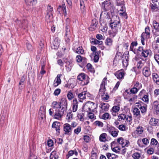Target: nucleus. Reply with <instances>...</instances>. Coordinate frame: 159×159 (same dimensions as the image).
Returning <instances> with one entry per match:
<instances>
[{
  "label": "nucleus",
  "mask_w": 159,
  "mask_h": 159,
  "mask_svg": "<svg viewBox=\"0 0 159 159\" xmlns=\"http://www.w3.org/2000/svg\"><path fill=\"white\" fill-rule=\"evenodd\" d=\"M153 4L151 3L150 7L152 11H157L159 10V0H152Z\"/></svg>",
  "instance_id": "nucleus-1"
},
{
  "label": "nucleus",
  "mask_w": 159,
  "mask_h": 159,
  "mask_svg": "<svg viewBox=\"0 0 159 159\" xmlns=\"http://www.w3.org/2000/svg\"><path fill=\"white\" fill-rule=\"evenodd\" d=\"M73 129L71 125L68 123H66L63 125V129L64 134L66 135H71Z\"/></svg>",
  "instance_id": "nucleus-2"
},
{
  "label": "nucleus",
  "mask_w": 159,
  "mask_h": 159,
  "mask_svg": "<svg viewBox=\"0 0 159 159\" xmlns=\"http://www.w3.org/2000/svg\"><path fill=\"white\" fill-rule=\"evenodd\" d=\"M111 22L110 23V26L112 30H113L114 29H115L114 33L116 34L118 32L117 27L120 23V21L119 20H116V21L111 22L112 20H111Z\"/></svg>",
  "instance_id": "nucleus-3"
},
{
  "label": "nucleus",
  "mask_w": 159,
  "mask_h": 159,
  "mask_svg": "<svg viewBox=\"0 0 159 159\" xmlns=\"http://www.w3.org/2000/svg\"><path fill=\"white\" fill-rule=\"evenodd\" d=\"M153 26L156 31V32H154V30H152V31L153 34L155 35H159V23L156 20H154L153 22Z\"/></svg>",
  "instance_id": "nucleus-4"
},
{
  "label": "nucleus",
  "mask_w": 159,
  "mask_h": 159,
  "mask_svg": "<svg viewBox=\"0 0 159 159\" xmlns=\"http://www.w3.org/2000/svg\"><path fill=\"white\" fill-rule=\"evenodd\" d=\"M152 107L154 113L159 115V103L158 101H155L153 103Z\"/></svg>",
  "instance_id": "nucleus-5"
},
{
  "label": "nucleus",
  "mask_w": 159,
  "mask_h": 159,
  "mask_svg": "<svg viewBox=\"0 0 159 159\" xmlns=\"http://www.w3.org/2000/svg\"><path fill=\"white\" fill-rule=\"evenodd\" d=\"M84 107H88L89 111H93L95 108V103L93 102L88 101L85 104Z\"/></svg>",
  "instance_id": "nucleus-6"
},
{
  "label": "nucleus",
  "mask_w": 159,
  "mask_h": 159,
  "mask_svg": "<svg viewBox=\"0 0 159 159\" xmlns=\"http://www.w3.org/2000/svg\"><path fill=\"white\" fill-rule=\"evenodd\" d=\"M98 24V22L97 19H93L92 20L90 27H89V30L92 31L95 30L96 29L97 25Z\"/></svg>",
  "instance_id": "nucleus-7"
},
{
  "label": "nucleus",
  "mask_w": 159,
  "mask_h": 159,
  "mask_svg": "<svg viewBox=\"0 0 159 159\" xmlns=\"http://www.w3.org/2000/svg\"><path fill=\"white\" fill-rule=\"evenodd\" d=\"M52 128L55 129L57 132L59 133L60 130V123L58 121L53 122L52 125Z\"/></svg>",
  "instance_id": "nucleus-8"
},
{
  "label": "nucleus",
  "mask_w": 159,
  "mask_h": 159,
  "mask_svg": "<svg viewBox=\"0 0 159 159\" xmlns=\"http://www.w3.org/2000/svg\"><path fill=\"white\" fill-rule=\"evenodd\" d=\"M110 2L106 1L102 3V9L105 11H108L110 7Z\"/></svg>",
  "instance_id": "nucleus-9"
},
{
  "label": "nucleus",
  "mask_w": 159,
  "mask_h": 159,
  "mask_svg": "<svg viewBox=\"0 0 159 159\" xmlns=\"http://www.w3.org/2000/svg\"><path fill=\"white\" fill-rule=\"evenodd\" d=\"M59 41L58 38H55L52 42V45L51 46L52 48L55 49H57L59 46Z\"/></svg>",
  "instance_id": "nucleus-10"
},
{
  "label": "nucleus",
  "mask_w": 159,
  "mask_h": 159,
  "mask_svg": "<svg viewBox=\"0 0 159 159\" xmlns=\"http://www.w3.org/2000/svg\"><path fill=\"white\" fill-rule=\"evenodd\" d=\"M107 78H105L103 79L102 80V82L101 84L100 89L99 90V93L102 92H104L105 91V85L106 84L107 82H106Z\"/></svg>",
  "instance_id": "nucleus-11"
},
{
  "label": "nucleus",
  "mask_w": 159,
  "mask_h": 159,
  "mask_svg": "<svg viewBox=\"0 0 159 159\" xmlns=\"http://www.w3.org/2000/svg\"><path fill=\"white\" fill-rule=\"evenodd\" d=\"M143 73L146 77H148L151 75V71L149 67H144L143 70Z\"/></svg>",
  "instance_id": "nucleus-12"
},
{
  "label": "nucleus",
  "mask_w": 159,
  "mask_h": 159,
  "mask_svg": "<svg viewBox=\"0 0 159 159\" xmlns=\"http://www.w3.org/2000/svg\"><path fill=\"white\" fill-rule=\"evenodd\" d=\"M64 113V112L63 111H61L60 110H56L55 114L54 115L53 118L57 119H59L61 118L63 115Z\"/></svg>",
  "instance_id": "nucleus-13"
},
{
  "label": "nucleus",
  "mask_w": 159,
  "mask_h": 159,
  "mask_svg": "<svg viewBox=\"0 0 159 159\" xmlns=\"http://www.w3.org/2000/svg\"><path fill=\"white\" fill-rule=\"evenodd\" d=\"M69 20L68 19L66 20V36H70L71 34V32L70 29Z\"/></svg>",
  "instance_id": "nucleus-14"
},
{
  "label": "nucleus",
  "mask_w": 159,
  "mask_h": 159,
  "mask_svg": "<svg viewBox=\"0 0 159 159\" xmlns=\"http://www.w3.org/2000/svg\"><path fill=\"white\" fill-rule=\"evenodd\" d=\"M152 52L150 50L143 49V51L141 53V56L144 57H146L148 56H150L152 55Z\"/></svg>",
  "instance_id": "nucleus-15"
},
{
  "label": "nucleus",
  "mask_w": 159,
  "mask_h": 159,
  "mask_svg": "<svg viewBox=\"0 0 159 159\" xmlns=\"http://www.w3.org/2000/svg\"><path fill=\"white\" fill-rule=\"evenodd\" d=\"M159 119L154 118H151L149 121V124L153 126H156L159 125Z\"/></svg>",
  "instance_id": "nucleus-16"
},
{
  "label": "nucleus",
  "mask_w": 159,
  "mask_h": 159,
  "mask_svg": "<svg viewBox=\"0 0 159 159\" xmlns=\"http://www.w3.org/2000/svg\"><path fill=\"white\" fill-rule=\"evenodd\" d=\"M64 61L66 63L65 67L66 68L67 71H70L71 70L72 66L71 61H68L66 59H64Z\"/></svg>",
  "instance_id": "nucleus-17"
},
{
  "label": "nucleus",
  "mask_w": 159,
  "mask_h": 159,
  "mask_svg": "<svg viewBox=\"0 0 159 159\" xmlns=\"http://www.w3.org/2000/svg\"><path fill=\"white\" fill-rule=\"evenodd\" d=\"M115 75L118 79H121L123 78L125 73L124 71H118L115 73Z\"/></svg>",
  "instance_id": "nucleus-18"
},
{
  "label": "nucleus",
  "mask_w": 159,
  "mask_h": 159,
  "mask_svg": "<svg viewBox=\"0 0 159 159\" xmlns=\"http://www.w3.org/2000/svg\"><path fill=\"white\" fill-rule=\"evenodd\" d=\"M78 102L77 99L75 98L73 100L72 107V110L73 112H75L77 111L78 108Z\"/></svg>",
  "instance_id": "nucleus-19"
},
{
  "label": "nucleus",
  "mask_w": 159,
  "mask_h": 159,
  "mask_svg": "<svg viewBox=\"0 0 159 159\" xmlns=\"http://www.w3.org/2000/svg\"><path fill=\"white\" fill-rule=\"evenodd\" d=\"M61 75H62L61 74H58L57 75V77L56 78V82L54 84V86L55 87H56L61 84V81L60 79V78Z\"/></svg>",
  "instance_id": "nucleus-20"
},
{
  "label": "nucleus",
  "mask_w": 159,
  "mask_h": 159,
  "mask_svg": "<svg viewBox=\"0 0 159 159\" xmlns=\"http://www.w3.org/2000/svg\"><path fill=\"white\" fill-rule=\"evenodd\" d=\"M152 78L154 82L157 84H159V76L156 73H153L152 74Z\"/></svg>",
  "instance_id": "nucleus-21"
},
{
  "label": "nucleus",
  "mask_w": 159,
  "mask_h": 159,
  "mask_svg": "<svg viewBox=\"0 0 159 159\" xmlns=\"http://www.w3.org/2000/svg\"><path fill=\"white\" fill-rule=\"evenodd\" d=\"M25 1L26 4L30 6H33L37 2V0H25Z\"/></svg>",
  "instance_id": "nucleus-22"
},
{
  "label": "nucleus",
  "mask_w": 159,
  "mask_h": 159,
  "mask_svg": "<svg viewBox=\"0 0 159 159\" xmlns=\"http://www.w3.org/2000/svg\"><path fill=\"white\" fill-rule=\"evenodd\" d=\"M52 106L53 108L57 109L61 107V105H60V102L58 103L57 101L53 102L52 104Z\"/></svg>",
  "instance_id": "nucleus-23"
},
{
  "label": "nucleus",
  "mask_w": 159,
  "mask_h": 159,
  "mask_svg": "<svg viewBox=\"0 0 159 159\" xmlns=\"http://www.w3.org/2000/svg\"><path fill=\"white\" fill-rule=\"evenodd\" d=\"M145 32L143 33H144V36H145L146 34V38L147 39H149L150 38V29L148 26L146 27L145 28Z\"/></svg>",
  "instance_id": "nucleus-24"
},
{
  "label": "nucleus",
  "mask_w": 159,
  "mask_h": 159,
  "mask_svg": "<svg viewBox=\"0 0 159 159\" xmlns=\"http://www.w3.org/2000/svg\"><path fill=\"white\" fill-rule=\"evenodd\" d=\"M138 45L137 42L136 41L133 42L131 44L130 46V50L131 51H132L134 52V54H136L135 51V49L134 50V46H136Z\"/></svg>",
  "instance_id": "nucleus-25"
},
{
  "label": "nucleus",
  "mask_w": 159,
  "mask_h": 159,
  "mask_svg": "<svg viewBox=\"0 0 159 159\" xmlns=\"http://www.w3.org/2000/svg\"><path fill=\"white\" fill-rule=\"evenodd\" d=\"M86 92L84 91L79 93L78 95V98L80 99L83 100L86 98Z\"/></svg>",
  "instance_id": "nucleus-26"
},
{
  "label": "nucleus",
  "mask_w": 159,
  "mask_h": 159,
  "mask_svg": "<svg viewBox=\"0 0 159 159\" xmlns=\"http://www.w3.org/2000/svg\"><path fill=\"white\" fill-rule=\"evenodd\" d=\"M101 108L103 110L107 111L109 108V105L104 103H102L101 104Z\"/></svg>",
  "instance_id": "nucleus-27"
},
{
  "label": "nucleus",
  "mask_w": 159,
  "mask_h": 159,
  "mask_svg": "<svg viewBox=\"0 0 159 159\" xmlns=\"http://www.w3.org/2000/svg\"><path fill=\"white\" fill-rule=\"evenodd\" d=\"M107 134L106 133H102L100 135L99 137V140L100 141L105 142L106 140V136Z\"/></svg>",
  "instance_id": "nucleus-28"
},
{
  "label": "nucleus",
  "mask_w": 159,
  "mask_h": 159,
  "mask_svg": "<svg viewBox=\"0 0 159 159\" xmlns=\"http://www.w3.org/2000/svg\"><path fill=\"white\" fill-rule=\"evenodd\" d=\"M133 112L134 115H135L136 116H139L140 115V111L139 109L136 107L133 109Z\"/></svg>",
  "instance_id": "nucleus-29"
},
{
  "label": "nucleus",
  "mask_w": 159,
  "mask_h": 159,
  "mask_svg": "<svg viewBox=\"0 0 159 159\" xmlns=\"http://www.w3.org/2000/svg\"><path fill=\"white\" fill-rule=\"evenodd\" d=\"M113 41L112 39L109 38H107L106 40L105 44L109 46H111L112 45Z\"/></svg>",
  "instance_id": "nucleus-30"
},
{
  "label": "nucleus",
  "mask_w": 159,
  "mask_h": 159,
  "mask_svg": "<svg viewBox=\"0 0 159 159\" xmlns=\"http://www.w3.org/2000/svg\"><path fill=\"white\" fill-rule=\"evenodd\" d=\"M87 67L89 70L92 73H94L95 72V70L93 68L92 65L89 63H88L87 66Z\"/></svg>",
  "instance_id": "nucleus-31"
},
{
  "label": "nucleus",
  "mask_w": 159,
  "mask_h": 159,
  "mask_svg": "<svg viewBox=\"0 0 159 159\" xmlns=\"http://www.w3.org/2000/svg\"><path fill=\"white\" fill-rule=\"evenodd\" d=\"M84 52V50L83 49V48L82 47H79V48H77L76 50H75V52L79 54H82Z\"/></svg>",
  "instance_id": "nucleus-32"
},
{
  "label": "nucleus",
  "mask_w": 159,
  "mask_h": 159,
  "mask_svg": "<svg viewBox=\"0 0 159 159\" xmlns=\"http://www.w3.org/2000/svg\"><path fill=\"white\" fill-rule=\"evenodd\" d=\"M85 79V75L84 73L80 74L77 77L78 80L80 81H82Z\"/></svg>",
  "instance_id": "nucleus-33"
},
{
  "label": "nucleus",
  "mask_w": 159,
  "mask_h": 159,
  "mask_svg": "<svg viewBox=\"0 0 159 159\" xmlns=\"http://www.w3.org/2000/svg\"><path fill=\"white\" fill-rule=\"evenodd\" d=\"M43 113H46V107L44 106L40 107L39 112V114Z\"/></svg>",
  "instance_id": "nucleus-34"
},
{
  "label": "nucleus",
  "mask_w": 159,
  "mask_h": 159,
  "mask_svg": "<svg viewBox=\"0 0 159 159\" xmlns=\"http://www.w3.org/2000/svg\"><path fill=\"white\" fill-rule=\"evenodd\" d=\"M92 40H93L92 41V42L93 43L95 44H98L100 45L103 43V42L102 41H99L95 39H93Z\"/></svg>",
  "instance_id": "nucleus-35"
},
{
  "label": "nucleus",
  "mask_w": 159,
  "mask_h": 159,
  "mask_svg": "<svg viewBox=\"0 0 159 159\" xmlns=\"http://www.w3.org/2000/svg\"><path fill=\"white\" fill-rule=\"evenodd\" d=\"M117 142L119 144H121L123 146H124L125 140L122 137L118 138L117 139Z\"/></svg>",
  "instance_id": "nucleus-36"
},
{
  "label": "nucleus",
  "mask_w": 159,
  "mask_h": 159,
  "mask_svg": "<svg viewBox=\"0 0 159 159\" xmlns=\"http://www.w3.org/2000/svg\"><path fill=\"white\" fill-rule=\"evenodd\" d=\"M139 90V89L136 87H133L130 90V93L135 94Z\"/></svg>",
  "instance_id": "nucleus-37"
},
{
  "label": "nucleus",
  "mask_w": 159,
  "mask_h": 159,
  "mask_svg": "<svg viewBox=\"0 0 159 159\" xmlns=\"http://www.w3.org/2000/svg\"><path fill=\"white\" fill-rule=\"evenodd\" d=\"M132 157L134 159H139L140 157V154L138 152H135L133 155Z\"/></svg>",
  "instance_id": "nucleus-38"
},
{
  "label": "nucleus",
  "mask_w": 159,
  "mask_h": 159,
  "mask_svg": "<svg viewBox=\"0 0 159 159\" xmlns=\"http://www.w3.org/2000/svg\"><path fill=\"white\" fill-rule=\"evenodd\" d=\"M120 110V107L117 106H113L111 110L115 112H118Z\"/></svg>",
  "instance_id": "nucleus-39"
},
{
  "label": "nucleus",
  "mask_w": 159,
  "mask_h": 159,
  "mask_svg": "<svg viewBox=\"0 0 159 159\" xmlns=\"http://www.w3.org/2000/svg\"><path fill=\"white\" fill-rule=\"evenodd\" d=\"M110 116V115L107 113H106L104 114L102 116V118L104 120H106L109 118Z\"/></svg>",
  "instance_id": "nucleus-40"
},
{
  "label": "nucleus",
  "mask_w": 159,
  "mask_h": 159,
  "mask_svg": "<svg viewBox=\"0 0 159 159\" xmlns=\"http://www.w3.org/2000/svg\"><path fill=\"white\" fill-rule=\"evenodd\" d=\"M143 48L141 47H139L137 49V55L139 56L140 55L141 56V53L143 51Z\"/></svg>",
  "instance_id": "nucleus-41"
},
{
  "label": "nucleus",
  "mask_w": 159,
  "mask_h": 159,
  "mask_svg": "<svg viewBox=\"0 0 159 159\" xmlns=\"http://www.w3.org/2000/svg\"><path fill=\"white\" fill-rule=\"evenodd\" d=\"M60 105L61 104H65V105H67V101L66 98H61L60 102Z\"/></svg>",
  "instance_id": "nucleus-42"
},
{
  "label": "nucleus",
  "mask_w": 159,
  "mask_h": 159,
  "mask_svg": "<svg viewBox=\"0 0 159 159\" xmlns=\"http://www.w3.org/2000/svg\"><path fill=\"white\" fill-rule=\"evenodd\" d=\"M94 124L100 127H102L103 125V123L102 122L98 120L95 121Z\"/></svg>",
  "instance_id": "nucleus-43"
},
{
  "label": "nucleus",
  "mask_w": 159,
  "mask_h": 159,
  "mask_svg": "<svg viewBox=\"0 0 159 159\" xmlns=\"http://www.w3.org/2000/svg\"><path fill=\"white\" fill-rule=\"evenodd\" d=\"M142 100L143 101L148 103V95H144L142 98Z\"/></svg>",
  "instance_id": "nucleus-44"
},
{
  "label": "nucleus",
  "mask_w": 159,
  "mask_h": 159,
  "mask_svg": "<svg viewBox=\"0 0 159 159\" xmlns=\"http://www.w3.org/2000/svg\"><path fill=\"white\" fill-rule=\"evenodd\" d=\"M115 129V128L114 127L111 126L107 128V130L108 132L111 134L113 132V131Z\"/></svg>",
  "instance_id": "nucleus-45"
},
{
  "label": "nucleus",
  "mask_w": 159,
  "mask_h": 159,
  "mask_svg": "<svg viewBox=\"0 0 159 159\" xmlns=\"http://www.w3.org/2000/svg\"><path fill=\"white\" fill-rule=\"evenodd\" d=\"M151 143L152 145H157L158 142L156 139L152 138L151 140Z\"/></svg>",
  "instance_id": "nucleus-46"
},
{
  "label": "nucleus",
  "mask_w": 159,
  "mask_h": 159,
  "mask_svg": "<svg viewBox=\"0 0 159 159\" xmlns=\"http://www.w3.org/2000/svg\"><path fill=\"white\" fill-rule=\"evenodd\" d=\"M84 139L86 143H88L91 140L89 137L86 135L84 136Z\"/></svg>",
  "instance_id": "nucleus-47"
},
{
  "label": "nucleus",
  "mask_w": 159,
  "mask_h": 159,
  "mask_svg": "<svg viewBox=\"0 0 159 159\" xmlns=\"http://www.w3.org/2000/svg\"><path fill=\"white\" fill-rule=\"evenodd\" d=\"M67 105H65V104H61V107H62L61 110L64 112L66 111L67 109Z\"/></svg>",
  "instance_id": "nucleus-48"
},
{
  "label": "nucleus",
  "mask_w": 159,
  "mask_h": 159,
  "mask_svg": "<svg viewBox=\"0 0 159 159\" xmlns=\"http://www.w3.org/2000/svg\"><path fill=\"white\" fill-rule=\"evenodd\" d=\"M126 126L123 125H120L119 126L118 128L121 131H125Z\"/></svg>",
  "instance_id": "nucleus-49"
},
{
  "label": "nucleus",
  "mask_w": 159,
  "mask_h": 159,
  "mask_svg": "<svg viewBox=\"0 0 159 159\" xmlns=\"http://www.w3.org/2000/svg\"><path fill=\"white\" fill-rule=\"evenodd\" d=\"M136 131L137 132V133H138L139 134H142L143 131V127H141L140 128L139 127H137Z\"/></svg>",
  "instance_id": "nucleus-50"
},
{
  "label": "nucleus",
  "mask_w": 159,
  "mask_h": 159,
  "mask_svg": "<svg viewBox=\"0 0 159 159\" xmlns=\"http://www.w3.org/2000/svg\"><path fill=\"white\" fill-rule=\"evenodd\" d=\"M52 18V14H51V13L50 14L47 13V14L46 16V20H50Z\"/></svg>",
  "instance_id": "nucleus-51"
},
{
  "label": "nucleus",
  "mask_w": 159,
  "mask_h": 159,
  "mask_svg": "<svg viewBox=\"0 0 159 159\" xmlns=\"http://www.w3.org/2000/svg\"><path fill=\"white\" fill-rule=\"evenodd\" d=\"M60 9H62L63 10V11H65V12H66V8L65 4L62 5V7L60 5L57 8V11H59V10Z\"/></svg>",
  "instance_id": "nucleus-52"
},
{
  "label": "nucleus",
  "mask_w": 159,
  "mask_h": 159,
  "mask_svg": "<svg viewBox=\"0 0 159 159\" xmlns=\"http://www.w3.org/2000/svg\"><path fill=\"white\" fill-rule=\"evenodd\" d=\"M67 97L69 100L72 99L74 97L73 94L71 92H69L68 93L67 95Z\"/></svg>",
  "instance_id": "nucleus-53"
},
{
  "label": "nucleus",
  "mask_w": 159,
  "mask_h": 159,
  "mask_svg": "<svg viewBox=\"0 0 159 159\" xmlns=\"http://www.w3.org/2000/svg\"><path fill=\"white\" fill-rule=\"evenodd\" d=\"M144 33H142L141 35V42L143 45H144Z\"/></svg>",
  "instance_id": "nucleus-54"
},
{
  "label": "nucleus",
  "mask_w": 159,
  "mask_h": 159,
  "mask_svg": "<svg viewBox=\"0 0 159 159\" xmlns=\"http://www.w3.org/2000/svg\"><path fill=\"white\" fill-rule=\"evenodd\" d=\"M48 6L49 7V9H48L47 11V13L50 14L51 13V14H52L53 13V8L51 7V6H49L48 5Z\"/></svg>",
  "instance_id": "nucleus-55"
},
{
  "label": "nucleus",
  "mask_w": 159,
  "mask_h": 159,
  "mask_svg": "<svg viewBox=\"0 0 159 159\" xmlns=\"http://www.w3.org/2000/svg\"><path fill=\"white\" fill-rule=\"evenodd\" d=\"M81 131V127L78 126L77 129H74V131L75 134H78Z\"/></svg>",
  "instance_id": "nucleus-56"
},
{
  "label": "nucleus",
  "mask_w": 159,
  "mask_h": 159,
  "mask_svg": "<svg viewBox=\"0 0 159 159\" xmlns=\"http://www.w3.org/2000/svg\"><path fill=\"white\" fill-rule=\"evenodd\" d=\"M140 109L141 110V112L143 113L146 112L147 110V107L143 105L142 107H140Z\"/></svg>",
  "instance_id": "nucleus-57"
},
{
  "label": "nucleus",
  "mask_w": 159,
  "mask_h": 159,
  "mask_svg": "<svg viewBox=\"0 0 159 159\" xmlns=\"http://www.w3.org/2000/svg\"><path fill=\"white\" fill-rule=\"evenodd\" d=\"M118 130L116 131L114 130L111 134V135L114 137H116L118 135Z\"/></svg>",
  "instance_id": "nucleus-58"
},
{
  "label": "nucleus",
  "mask_w": 159,
  "mask_h": 159,
  "mask_svg": "<svg viewBox=\"0 0 159 159\" xmlns=\"http://www.w3.org/2000/svg\"><path fill=\"white\" fill-rule=\"evenodd\" d=\"M102 99L103 100H107L109 98V96L108 94L106 93L105 95H102Z\"/></svg>",
  "instance_id": "nucleus-59"
},
{
  "label": "nucleus",
  "mask_w": 159,
  "mask_h": 159,
  "mask_svg": "<svg viewBox=\"0 0 159 159\" xmlns=\"http://www.w3.org/2000/svg\"><path fill=\"white\" fill-rule=\"evenodd\" d=\"M118 117L119 119L124 120L126 118V116L125 114H121L118 116Z\"/></svg>",
  "instance_id": "nucleus-60"
},
{
  "label": "nucleus",
  "mask_w": 159,
  "mask_h": 159,
  "mask_svg": "<svg viewBox=\"0 0 159 159\" xmlns=\"http://www.w3.org/2000/svg\"><path fill=\"white\" fill-rule=\"evenodd\" d=\"M61 92V89H57L54 92V94L56 96L58 95Z\"/></svg>",
  "instance_id": "nucleus-61"
},
{
  "label": "nucleus",
  "mask_w": 159,
  "mask_h": 159,
  "mask_svg": "<svg viewBox=\"0 0 159 159\" xmlns=\"http://www.w3.org/2000/svg\"><path fill=\"white\" fill-rule=\"evenodd\" d=\"M82 57L80 55H77L76 57V61L78 62H80L82 61Z\"/></svg>",
  "instance_id": "nucleus-62"
},
{
  "label": "nucleus",
  "mask_w": 159,
  "mask_h": 159,
  "mask_svg": "<svg viewBox=\"0 0 159 159\" xmlns=\"http://www.w3.org/2000/svg\"><path fill=\"white\" fill-rule=\"evenodd\" d=\"M45 65H43L42 66L41 68V70L40 72V73L42 74L43 75L44 74L46 73V71L44 70Z\"/></svg>",
  "instance_id": "nucleus-63"
},
{
  "label": "nucleus",
  "mask_w": 159,
  "mask_h": 159,
  "mask_svg": "<svg viewBox=\"0 0 159 159\" xmlns=\"http://www.w3.org/2000/svg\"><path fill=\"white\" fill-rule=\"evenodd\" d=\"M154 57L157 62L159 64V55L156 54L154 55Z\"/></svg>",
  "instance_id": "nucleus-64"
}]
</instances>
